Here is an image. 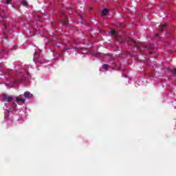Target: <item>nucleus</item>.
Listing matches in <instances>:
<instances>
[{"label":"nucleus","instance_id":"obj_9","mask_svg":"<svg viewBox=\"0 0 176 176\" xmlns=\"http://www.w3.org/2000/svg\"><path fill=\"white\" fill-rule=\"evenodd\" d=\"M22 5H23V6H28V3L27 2V1L23 0V1H22Z\"/></svg>","mask_w":176,"mask_h":176},{"label":"nucleus","instance_id":"obj_4","mask_svg":"<svg viewBox=\"0 0 176 176\" xmlns=\"http://www.w3.org/2000/svg\"><path fill=\"white\" fill-rule=\"evenodd\" d=\"M23 82H24V78L23 77H21V78L14 80V83H16V85H19V83H23Z\"/></svg>","mask_w":176,"mask_h":176},{"label":"nucleus","instance_id":"obj_18","mask_svg":"<svg viewBox=\"0 0 176 176\" xmlns=\"http://www.w3.org/2000/svg\"><path fill=\"white\" fill-rule=\"evenodd\" d=\"M140 50L142 52V47H140Z\"/></svg>","mask_w":176,"mask_h":176},{"label":"nucleus","instance_id":"obj_20","mask_svg":"<svg viewBox=\"0 0 176 176\" xmlns=\"http://www.w3.org/2000/svg\"><path fill=\"white\" fill-rule=\"evenodd\" d=\"M156 36H159V34H156Z\"/></svg>","mask_w":176,"mask_h":176},{"label":"nucleus","instance_id":"obj_22","mask_svg":"<svg viewBox=\"0 0 176 176\" xmlns=\"http://www.w3.org/2000/svg\"><path fill=\"white\" fill-rule=\"evenodd\" d=\"M113 65H115V63H114V62H113Z\"/></svg>","mask_w":176,"mask_h":176},{"label":"nucleus","instance_id":"obj_8","mask_svg":"<svg viewBox=\"0 0 176 176\" xmlns=\"http://www.w3.org/2000/svg\"><path fill=\"white\" fill-rule=\"evenodd\" d=\"M24 97L25 98H30V92L29 91H26L24 93Z\"/></svg>","mask_w":176,"mask_h":176},{"label":"nucleus","instance_id":"obj_23","mask_svg":"<svg viewBox=\"0 0 176 176\" xmlns=\"http://www.w3.org/2000/svg\"><path fill=\"white\" fill-rule=\"evenodd\" d=\"M122 66V65H120L119 67H120Z\"/></svg>","mask_w":176,"mask_h":176},{"label":"nucleus","instance_id":"obj_7","mask_svg":"<svg viewBox=\"0 0 176 176\" xmlns=\"http://www.w3.org/2000/svg\"><path fill=\"white\" fill-rule=\"evenodd\" d=\"M169 71H170V72L172 74H173V75L175 76V74H176V68L175 67L169 68Z\"/></svg>","mask_w":176,"mask_h":176},{"label":"nucleus","instance_id":"obj_1","mask_svg":"<svg viewBox=\"0 0 176 176\" xmlns=\"http://www.w3.org/2000/svg\"><path fill=\"white\" fill-rule=\"evenodd\" d=\"M3 100L6 102H12V101H13V100H14V97L9 96L7 94H3Z\"/></svg>","mask_w":176,"mask_h":176},{"label":"nucleus","instance_id":"obj_15","mask_svg":"<svg viewBox=\"0 0 176 176\" xmlns=\"http://www.w3.org/2000/svg\"><path fill=\"white\" fill-rule=\"evenodd\" d=\"M111 34H113V35H116V31L115 30H111Z\"/></svg>","mask_w":176,"mask_h":176},{"label":"nucleus","instance_id":"obj_14","mask_svg":"<svg viewBox=\"0 0 176 176\" xmlns=\"http://www.w3.org/2000/svg\"><path fill=\"white\" fill-rule=\"evenodd\" d=\"M12 108H17V104H16V103H12Z\"/></svg>","mask_w":176,"mask_h":176},{"label":"nucleus","instance_id":"obj_2","mask_svg":"<svg viewBox=\"0 0 176 176\" xmlns=\"http://www.w3.org/2000/svg\"><path fill=\"white\" fill-rule=\"evenodd\" d=\"M127 43L128 45H131V43H133V45H135L134 47H136V49H138V45H137V41H135V40L131 38H129L127 39Z\"/></svg>","mask_w":176,"mask_h":176},{"label":"nucleus","instance_id":"obj_10","mask_svg":"<svg viewBox=\"0 0 176 176\" xmlns=\"http://www.w3.org/2000/svg\"><path fill=\"white\" fill-rule=\"evenodd\" d=\"M103 68H104L105 70L108 69V68H109V65L104 64V65H103Z\"/></svg>","mask_w":176,"mask_h":176},{"label":"nucleus","instance_id":"obj_5","mask_svg":"<svg viewBox=\"0 0 176 176\" xmlns=\"http://www.w3.org/2000/svg\"><path fill=\"white\" fill-rule=\"evenodd\" d=\"M109 12V10H108V9L107 8H104L102 12V16H107V14H108Z\"/></svg>","mask_w":176,"mask_h":176},{"label":"nucleus","instance_id":"obj_21","mask_svg":"<svg viewBox=\"0 0 176 176\" xmlns=\"http://www.w3.org/2000/svg\"><path fill=\"white\" fill-rule=\"evenodd\" d=\"M153 52H149V54H152Z\"/></svg>","mask_w":176,"mask_h":176},{"label":"nucleus","instance_id":"obj_3","mask_svg":"<svg viewBox=\"0 0 176 176\" xmlns=\"http://www.w3.org/2000/svg\"><path fill=\"white\" fill-rule=\"evenodd\" d=\"M166 28H167V24H166V23L161 24L159 26V30L161 31V32H163V31H164V30H166Z\"/></svg>","mask_w":176,"mask_h":176},{"label":"nucleus","instance_id":"obj_12","mask_svg":"<svg viewBox=\"0 0 176 176\" xmlns=\"http://www.w3.org/2000/svg\"><path fill=\"white\" fill-rule=\"evenodd\" d=\"M143 49H148V50L153 49V45H149L148 47H143Z\"/></svg>","mask_w":176,"mask_h":176},{"label":"nucleus","instance_id":"obj_16","mask_svg":"<svg viewBox=\"0 0 176 176\" xmlns=\"http://www.w3.org/2000/svg\"><path fill=\"white\" fill-rule=\"evenodd\" d=\"M8 113H10V112L12 113V112H13V110H12L11 109H9L8 110Z\"/></svg>","mask_w":176,"mask_h":176},{"label":"nucleus","instance_id":"obj_13","mask_svg":"<svg viewBox=\"0 0 176 176\" xmlns=\"http://www.w3.org/2000/svg\"><path fill=\"white\" fill-rule=\"evenodd\" d=\"M63 24L67 25L68 24V18H65V20L63 21Z\"/></svg>","mask_w":176,"mask_h":176},{"label":"nucleus","instance_id":"obj_11","mask_svg":"<svg viewBox=\"0 0 176 176\" xmlns=\"http://www.w3.org/2000/svg\"><path fill=\"white\" fill-rule=\"evenodd\" d=\"M12 1L13 0H6V5H12Z\"/></svg>","mask_w":176,"mask_h":176},{"label":"nucleus","instance_id":"obj_19","mask_svg":"<svg viewBox=\"0 0 176 176\" xmlns=\"http://www.w3.org/2000/svg\"><path fill=\"white\" fill-rule=\"evenodd\" d=\"M93 10V8H89V10Z\"/></svg>","mask_w":176,"mask_h":176},{"label":"nucleus","instance_id":"obj_6","mask_svg":"<svg viewBox=\"0 0 176 176\" xmlns=\"http://www.w3.org/2000/svg\"><path fill=\"white\" fill-rule=\"evenodd\" d=\"M16 102H22V104H24V102H25V100L21 98H16Z\"/></svg>","mask_w":176,"mask_h":176},{"label":"nucleus","instance_id":"obj_17","mask_svg":"<svg viewBox=\"0 0 176 176\" xmlns=\"http://www.w3.org/2000/svg\"><path fill=\"white\" fill-rule=\"evenodd\" d=\"M118 41L121 43V42H123V39L122 38V37L120 38V39L118 40Z\"/></svg>","mask_w":176,"mask_h":176}]
</instances>
